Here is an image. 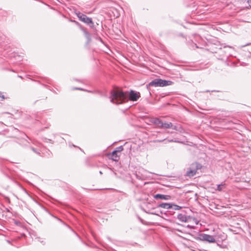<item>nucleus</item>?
Listing matches in <instances>:
<instances>
[{
	"mask_svg": "<svg viewBox=\"0 0 251 251\" xmlns=\"http://www.w3.org/2000/svg\"><path fill=\"white\" fill-rule=\"evenodd\" d=\"M127 94L120 90H113L111 93L110 101L115 104L122 103L127 100Z\"/></svg>",
	"mask_w": 251,
	"mask_h": 251,
	"instance_id": "f257e3e1",
	"label": "nucleus"
},
{
	"mask_svg": "<svg viewBox=\"0 0 251 251\" xmlns=\"http://www.w3.org/2000/svg\"><path fill=\"white\" fill-rule=\"evenodd\" d=\"M173 82L171 81L161 79H155L150 82L149 85L153 87H164L171 85Z\"/></svg>",
	"mask_w": 251,
	"mask_h": 251,
	"instance_id": "f03ea898",
	"label": "nucleus"
},
{
	"mask_svg": "<svg viewBox=\"0 0 251 251\" xmlns=\"http://www.w3.org/2000/svg\"><path fill=\"white\" fill-rule=\"evenodd\" d=\"M202 166L201 164L195 162L192 163L190 167L188 169V170L186 172V176L189 177H192L194 176L198 170H200Z\"/></svg>",
	"mask_w": 251,
	"mask_h": 251,
	"instance_id": "7ed1b4c3",
	"label": "nucleus"
},
{
	"mask_svg": "<svg viewBox=\"0 0 251 251\" xmlns=\"http://www.w3.org/2000/svg\"><path fill=\"white\" fill-rule=\"evenodd\" d=\"M75 13L80 21L87 25H93V22L91 18L88 17L85 15L80 13L79 11H75Z\"/></svg>",
	"mask_w": 251,
	"mask_h": 251,
	"instance_id": "20e7f679",
	"label": "nucleus"
},
{
	"mask_svg": "<svg viewBox=\"0 0 251 251\" xmlns=\"http://www.w3.org/2000/svg\"><path fill=\"white\" fill-rule=\"evenodd\" d=\"M199 238L201 240L207 241L209 243L216 242V240L212 235L202 233L200 235Z\"/></svg>",
	"mask_w": 251,
	"mask_h": 251,
	"instance_id": "39448f33",
	"label": "nucleus"
},
{
	"mask_svg": "<svg viewBox=\"0 0 251 251\" xmlns=\"http://www.w3.org/2000/svg\"><path fill=\"white\" fill-rule=\"evenodd\" d=\"M129 99L132 101H136L140 97L139 92H135L134 91L131 90L128 95Z\"/></svg>",
	"mask_w": 251,
	"mask_h": 251,
	"instance_id": "423d86ee",
	"label": "nucleus"
},
{
	"mask_svg": "<svg viewBox=\"0 0 251 251\" xmlns=\"http://www.w3.org/2000/svg\"><path fill=\"white\" fill-rule=\"evenodd\" d=\"M161 128H164V129H169V128H172L174 130H177V126H173L172 123L169 122V123H164L163 122V124L161 126Z\"/></svg>",
	"mask_w": 251,
	"mask_h": 251,
	"instance_id": "0eeeda50",
	"label": "nucleus"
},
{
	"mask_svg": "<svg viewBox=\"0 0 251 251\" xmlns=\"http://www.w3.org/2000/svg\"><path fill=\"white\" fill-rule=\"evenodd\" d=\"M153 198L156 200L161 199L165 200H169L171 198L170 195H163L160 194H157L156 195H154Z\"/></svg>",
	"mask_w": 251,
	"mask_h": 251,
	"instance_id": "6e6552de",
	"label": "nucleus"
},
{
	"mask_svg": "<svg viewBox=\"0 0 251 251\" xmlns=\"http://www.w3.org/2000/svg\"><path fill=\"white\" fill-rule=\"evenodd\" d=\"M151 122L159 128H161V126L163 121L158 118H154L151 120Z\"/></svg>",
	"mask_w": 251,
	"mask_h": 251,
	"instance_id": "1a4fd4ad",
	"label": "nucleus"
},
{
	"mask_svg": "<svg viewBox=\"0 0 251 251\" xmlns=\"http://www.w3.org/2000/svg\"><path fill=\"white\" fill-rule=\"evenodd\" d=\"M110 158L115 161H118L120 159V155L118 153H116V151H113L110 154Z\"/></svg>",
	"mask_w": 251,
	"mask_h": 251,
	"instance_id": "9d476101",
	"label": "nucleus"
},
{
	"mask_svg": "<svg viewBox=\"0 0 251 251\" xmlns=\"http://www.w3.org/2000/svg\"><path fill=\"white\" fill-rule=\"evenodd\" d=\"M177 218L181 222H186L188 221V217L183 214H179L177 215Z\"/></svg>",
	"mask_w": 251,
	"mask_h": 251,
	"instance_id": "9b49d317",
	"label": "nucleus"
},
{
	"mask_svg": "<svg viewBox=\"0 0 251 251\" xmlns=\"http://www.w3.org/2000/svg\"><path fill=\"white\" fill-rule=\"evenodd\" d=\"M172 206V203H161L158 205V207H161L167 209H171Z\"/></svg>",
	"mask_w": 251,
	"mask_h": 251,
	"instance_id": "f8f14e48",
	"label": "nucleus"
},
{
	"mask_svg": "<svg viewBox=\"0 0 251 251\" xmlns=\"http://www.w3.org/2000/svg\"><path fill=\"white\" fill-rule=\"evenodd\" d=\"M225 183H222L220 184H218L217 185V190H218L219 191H222L224 188H225Z\"/></svg>",
	"mask_w": 251,
	"mask_h": 251,
	"instance_id": "ddd939ff",
	"label": "nucleus"
},
{
	"mask_svg": "<svg viewBox=\"0 0 251 251\" xmlns=\"http://www.w3.org/2000/svg\"><path fill=\"white\" fill-rule=\"evenodd\" d=\"M123 150H124L123 147L122 146H120L118 147H117L114 151H116V153H120Z\"/></svg>",
	"mask_w": 251,
	"mask_h": 251,
	"instance_id": "4468645a",
	"label": "nucleus"
},
{
	"mask_svg": "<svg viewBox=\"0 0 251 251\" xmlns=\"http://www.w3.org/2000/svg\"><path fill=\"white\" fill-rule=\"evenodd\" d=\"M172 209H173L174 210H179L181 208V207L180 206H178L177 205H176V204H173L172 203Z\"/></svg>",
	"mask_w": 251,
	"mask_h": 251,
	"instance_id": "2eb2a0df",
	"label": "nucleus"
},
{
	"mask_svg": "<svg viewBox=\"0 0 251 251\" xmlns=\"http://www.w3.org/2000/svg\"><path fill=\"white\" fill-rule=\"evenodd\" d=\"M84 32L85 33V36H86V38L87 39L88 41L89 42L90 41V40H91V35L89 34V33L88 31H85V30L84 31Z\"/></svg>",
	"mask_w": 251,
	"mask_h": 251,
	"instance_id": "dca6fc26",
	"label": "nucleus"
},
{
	"mask_svg": "<svg viewBox=\"0 0 251 251\" xmlns=\"http://www.w3.org/2000/svg\"><path fill=\"white\" fill-rule=\"evenodd\" d=\"M32 151L34 152L35 153L37 154H40V152L37 150L36 149H35V148H31Z\"/></svg>",
	"mask_w": 251,
	"mask_h": 251,
	"instance_id": "f3484780",
	"label": "nucleus"
},
{
	"mask_svg": "<svg viewBox=\"0 0 251 251\" xmlns=\"http://www.w3.org/2000/svg\"><path fill=\"white\" fill-rule=\"evenodd\" d=\"M0 98H1L2 100H4L5 99L3 93L0 92Z\"/></svg>",
	"mask_w": 251,
	"mask_h": 251,
	"instance_id": "a211bd4d",
	"label": "nucleus"
},
{
	"mask_svg": "<svg viewBox=\"0 0 251 251\" xmlns=\"http://www.w3.org/2000/svg\"><path fill=\"white\" fill-rule=\"evenodd\" d=\"M187 227L188 228H190V229H194V228H195V226H191V225H188L187 226Z\"/></svg>",
	"mask_w": 251,
	"mask_h": 251,
	"instance_id": "6ab92c4d",
	"label": "nucleus"
},
{
	"mask_svg": "<svg viewBox=\"0 0 251 251\" xmlns=\"http://www.w3.org/2000/svg\"><path fill=\"white\" fill-rule=\"evenodd\" d=\"M248 3H249L250 7L251 8V0H248Z\"/></svg>",
	"mask_w": 251,
	"mask_h": 251,
	"instance_id": "aec40b11",
	"label": "nucleus"
},
{
	"mask_svg": "<svg viewBox=\"0 0 251 251\" xmlns=\"http://www.w3.org/2000/svg\"><path fill=\"white\" fill-rule=\"evenodd\" d=\"M75 89L81 90H82V89H81V88H75Z\"/></svg>",
	"mask_w": 251,
	"mask_h": 251,
	"instance_id": "412c9836",
	"label": "nucleus"
},
{
	"mask_svg": "<svg viewBox=\"0 0 251 251\" xmlns=\"http://www.w3.org/2000/svg\"><path fill=\"white\" fill-rule=\"evenodd\" d=\"M136 177L138 178H140L137 175H136Z\"/></svg>",
	"mask_w": 251,
	"mask_h": 251,
	"instance_id": "4be33fe9",
	"label": "nucleus"
},
{
	"mask_svg": "<svg viewBox=\"0 0 251 251\" xmlns=\"http://www.w3.org/2000/svg\"><path fill=\"white\" fill-rule=\"evenodd\" d=\"M209 92V90H207V91H205V92Z\"/></svg>",
	"mask_w": 251,
	"mask_h": 251,
	"instance_id": "5701e85b",
	"label": "nucleus"
},
{
	"mask_svg": "<svg viewBox=\"0 0 251 251\" xmlns=\"http://www.w3.org/2000/svg\"><path fill=\"white\" fill-rule=\"evenodd\" d=\"M229 47V49H232V48L230 46H228Z\"/></svg>",
	"mask_w": 251,
	"mask_h": 251,
	"instance_id": "b1692460",
	"label": "nucleus"
},
{
	"mask_svg": "<svg viewBox=\"0 0 251 251\" xmlns=\"http://www.w3.org/2000/svg\"><path fill=\"white\" fill-rule=\"evenodd\" d=\"M158 141L160 142H161L162 141H161V140H158Z\"/></svg>",
	"mask_w": 251,
	"mask_h": 251,
	"instance_id": "393cba45",
	"label": "nucleus"
}]
</instances>
